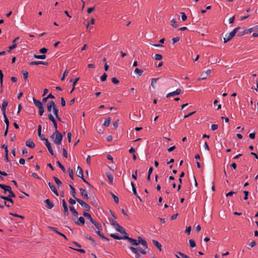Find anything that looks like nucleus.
Wrapping results in <instances>:
<instances>
[{
  "label": "nucleus",
  "instance_id": "obj_1",
  "mask_svg": "<svg viewBox=\"0 0 258 258\" xmlns=\"http://www.w3.org/2000/svg\"><path fill=\"white\" fill-rule=\"evenodd\" d=\"M55 136L54 143L56 145H59L61 143V141L63 138V136L58 130L51 135V138H53Z\"/></svg>",
  "mask_w": 258,
  "mask_h": 258
},
{
  "label": "nucleus",
  "instance_id": "obj_2",
  "mask_svg": "<svg viewBox=\"0 0 258 258\" xmlns=\"http://www.w3.org/2000/svg\"><path fill=\"white\" fill-rule=\"evenodd\" d=\"M123 238H124V239L127 240L132 245L138 246L139 245V239L136 240L135 239L129 237L128 235L127 236L124 235Z\"/></svg>",
  "mask_w": 258,
  "mask_h": 258
},
{
  "label": "nucleus",
  "instance_id": "obj_3",
  "mask_svg": "<svg viewBox=\"0 0 258 258\" xmlns=\"http://www.w3.org/2000/svg\"><path fill=\"white\" fill-rule=\"evenodd\" d=\"M76 201L78 202L80 205L86 211H89L90 210V206L86 202L80 199H76Z\"/></svg>",
  "mask_w": 258,
  "mask_h": 258
},
{
  "label": "nucleus",
  "instance_id": "obj_4",
  "mask_svg": "<svg viewBox=\"0 0 258 258\" xmlns=\"http://www.w3.org/2000/svg\"><path fill=\"white\" fill-rule=\"evenodd\" d=\"M5 192L6 193L8 191L9 194V196L10 198H15L16 197V195L14 193V192L12 190V188L10 185H6V187L4 189Z\"/></svg>",
  "mask_w": 258,
  "mask_h": 258
},
{
  "label": "nucleus",
  "instance_id": "obj_5",
  "mask_svg": "<svg viewBox=\"0 0 258 258\" xmlns=\"http://www.w3.org/2000/svg\"><path fill=\"white\" fill-rule=\"evenodd\" d=\"M73 220L78 225H84L85 222V220L83 217H80L78 219L73 218Z\"/></svg>",
  "mask_w": 258,
  "mask_h": 258
},
{
  "label": "nucleus",
  "instance_id": "obj_6",
  "mask_svg": "<svg viewBox=\"0 0 258 258\" xmlns=\"http://www.w3.org/2000/svg\"><path fill=\"white\" fill-rule=\"evenodd\" d=\"M48 118L52 122L54 127L55 128V132H56V130H57V127H58L57 124L56 122V120H55V119H54V117L53 116V115H52V114L49 113L48 114Z\"/></svg>",
  "mask_w": 258,
  "mask_h": 258
},
{
  "label": "nucleus",
  "instance_id": "obj_7",
  "mask_svg": "<svg viewBox=\"0 0 258 258\" xmlns=\"http://www.w3.org/2000/svg\"><path fill=\"white\" fill-rule=\"evenodd\" d=\"M48 229H49L51 231H52L55 232L58 235H59L62 236L66 240H68V239H67V237L65 235H64L63 234H62V233L59 232V231H58L57 228L53 227H51V226H48Z\"/></svg>",
  "mask_w": 258,
  "mask_h": 258
},
{
  "label": "nucleus",
  "instance_id": "obj_8",
  "mask_svg": "<svg viewBox=\"0 0 258 258\" xmlns=\"http://www.w3.org/2000/svg\"><path fill=\"white\" fill-rule=\"evenodd\" d=\"M80 191L81 194V196H82L84 200H89V196L88 195V192L85 188H80Z\"/></svg>",
  "mask_w": 258,
  "mask_h": 258
},
{
  "label": "nucleus",
  "instance_id": "obj_9",
  "mask_svg": "<svg viewBox=\"0 0 258 258\" xmlns=\"http://www.w3.org/2000/svg\"><path fill=\"white\" fill-rule=\"evenodd\" d=\"M55 105V102L51 100L48 102L47 104V109L49 112H51L54 108V106Z\"/></svg>",
  "mask_w": 258,
  "mask_h": 258
},
{
  "label": "nucleus",
  "instance_id": "obj_10",
  "mask_svg": "<svg viewBox=\"0 0 258 258\" xmlns=\"http://www.w3.org/2000/svg\"><path fill=\"white\" fill-rule=\"evenodd\" d=\"M181 93V90L180 89H177L175 91L169 93L166 95V97H169L170 96L178 95Z\"/></svg>",
  "mask_w": 258,
  "mask_h": 258
},
{
  "label": "nucleus",
  "instance_id": "obj_11",
  "mask_svg": "<svg viewBox=\"0 0 258 258\" xmlns=\"http://www.w3.org/2000/svg\"><path fill=\"white\" fill-rule=\"evenodd\" d=\"M89 203L93 206H97L98 205V200L95 196H90L89 198Z\"/></svg>",
  "mask_w": 258,
  "mask_h": 258
},
{
  "label": "nucleus",
  "instance_id": "obj_12",
  "mask_svg": "<svg viewBox=\"0 0 258 258\" xmlns=\"http://www.w3.org/2000/svg\"><path fill=\"white\" fill-rule=\"evenodd\" d=\"M48 185L49 186L50 189L53 193L56 196H58V192L57 191V190L56 189L55 185L51 182H48Z\"/></svg>",
  "mask_w": 258,
  "mask_h": 258
},
{
  "label": "nucleus",
  "instance_id": "obj_13",
  "mask_svg": "<svg viewBox=\"0 0 258 258\" xmlns=\"http://www.w3.org/2000/svg\"><path fill=\"white\" fill-rule=\"evenodd\" d=\"M29 64L30 66L39 65V64H43L44 66H47L48 64V63L47 62L42 61H33L30 62Z\"/></svg>",
  "mask_w": 258,
  "mask_h": 258
},
{
  "label": "nucleus",
  "instance_id": "obj_14",
  "mask_svg": "<svg viewBox=\"0 0 258 258\" xmlns=\"http://www.w3.org/2000/svg\"><path fill=\"white\" fill-rule=\"evenodd\" d=\"M115 229L116 231L119 232L121 234H124V235H128V234L126 232L125 229L120 225H117V226L116 227Z\"/></svg>",
  "mask_w": 258,
  "mask_h": 258
},
{
  "label": "nucleus",
  "instance_id": "obj_15",
  "mask_svg": "<svg viewBox=\"0 0 258 258\" xmlns=\"http://www.w3.org/2000/svg\"><path fill=\"white\" fill-rule=\"evenodd\" d=\"M45 144L46 147L47 148L50 154L53 156L54 155L53 151L52 150V148L51 146L50 143L48 142V139H46V140L45 141Z\"/></svg>",
  "mask_w": 258,
  "mask_h": 258
},
{
  "label": "nucleus",
  "instance_id": "obj_16",
  "mask_svg": "<svg viewBox=\"0 0 258 258\" xmlns=\"http://www.w3.org/2000/svg\"><path fill=\"white\" fill-rule=\"evenodd\" d=\"M131 185L132 187V190H133L134 195H135L139 199V200L140 202H143L142 199L139 196V195H138V194L137 192L136 188L135 187V184L133 182H131Z\"/></svg>",
  "mask_w": 258,
  "mask_h": 258
},
{
  "label": "nucleus",
  "instance_id": "obj_17",
  "mask_svg": "<svg viewBox=\"0 0 258 258\" xmlns=\"http://www.w3.org/2000/svg\"><path fill=\"white\" fill-rule=\"evenodd\" d=\"M8 105V101L7 100H4L2 106V111L3 115L6 114V107Z\"/></svg>",
  "mask_w": 258,
  "mask_h": 258
},
{
  "label": "nucleus",
  "instance_id": "obj_18",
  "mask_svg": "<svg viewBox=\"0 0 258 258\" xmlns=\"http://www.w3.org/2000/svg\"><path fill=\"white\" fill-rule=\"evenodd\" d=\"M138 239H139V244H141L145 248V249L148 248V244L147 241L143 239L141 237L139 236L138 237Z\"/></svg>",
  "mask_w": 258,
  "mask_h": 258
},
{
  "label": "nucleus",
  "instance_id": "obj_19",
  "mask_svg": "<svg viewBox=\"0 0 258 258\" xmlns=\"http://www.w3.org/2000/svg\"><path fill=\"white\" fill-rule=\"evenodd\" d=\"M69 208H70V210L72 213V215H73L72 219L73 218L77 219L78 218V212L76 210L75 208L74 207H73V206H70Z\"/></svg>",
  "mask_w": 258,
  "mask_h": 258
},
{
  "label": "nucleus",
  "instance_id": "obj_20",
  "mask_svg": "<svg viewBox=\"0 0 258 258\" xmlns=\"http://www.w3.org/2000/svg\"><path fill=\"white\" fill-rule=\"evenodd\" d=\"M129 248L133 252L136 254V258H140V254H139V251L137 248L131 246H129Z\"/></svg>",
  "mask_w": 258,
  "mask_h": 258
},
{
  "label": "nucleus",
  "instance_id": "obj_21",
  "mask_svg": "<svg viewBox=\"0 0 258 258\" xmlns=\"http://www.w3.org/2000/svg\"><path fill=\"white\" fill-rule=\"evenodd\" d=\"M44 203L46 205V208L49 209H52L53 207V206H54V204L52 202H51L50 200L48 199L45 200L44 201Z\"/></svg>",
  "mask_w": 258,
  "mask_h": 258
},
{
  "label": "nucleus",
  "instance_id": "obj_22",
  "mask_svg": "<svg viewBox=\"0 0 258 258\" xmlns=\"http://www.w3.org/2000/svg\"><path fill=\"white\" fill-rule=\"evenodd\" d=\"M77 169H78V171H77V172H78L77 176L78 177H80L81 179H82L84 177V176H83V169L79 166H78Z\"/></svg>",
  "mask_w": 258,
  "mask_h": 258
},
{
  "label": "nucleus",
  "instance_id": "obj_23",
  "mask_svg": "<svg viewBox=\"0 0 258 258\" xmlns=\"http://www.w3.org/2000/svg\"><path fill=\"white\" fill-rule=\"evenodd\" d=\"M152 241H153V243L154 244V245L158 248V249L160 251H161V250H162V249H161L162 245H161V244L158 241H157L156 240L153 239Z\"/></svg>",
  "mask_w": 258,
  "mask_h": 258
},
{
  "label": "nucleus",
  "instance_id": "obj_24",
  "mask_svg": "<svg viewBox=\"0 0 258 258\" xmlns=\"http://www.w3.org/2000/svg\"><path fill=\"white\" fill-rule=\"evenodd\" d=\"M83 215L84 217H85L87 218L88 219H89L91 223L94 221V220L92 218L91 215L89 213L84 211L83 213Z\"/></svg>",
  "mask_w": 258,
  "mask_h": 258
},
{
  "label": "nucleus",
  "instance_id": "obj_25",
  "mask_svg": "<svg viewBox=\"0 0 258 258\" xmlns=\"http://www.w3.org/2000/svg\"><path fill=\"white\" fill-rule=\"evenodd\" d=\"M70 187L71 189V194L72 195L73 197L75 198V200H76V199L78 198L76 197V192L75 190V188L72 185H70Z\"/></svg>",
  "mask_w": 258,
  "mask_h": 258
},
{
  "label": "nucleus",
  "instance_id": "obj_26",
  "mask_svg": "<svg viewBox=\"0 0 258 258\" xmlns=\"http://www.w3.org/2000/svg\"><path fill=\"white\" fill-rule=\"evenodd\" d=\"M26 145L30 148H34L35 146L34 142L30 140H27L26 141Z\"/></svg>",
  "mask_w": 258,
  "mask_h": 258
},
{
  "label": "nucleus",
  "instance_id": "obj_27",
  "mask_svg": "<svg viewBox=\"0 0 258 258\" xmlns=\"http://www.w3.org/2000/svg\"><path fill=\"white\" fill-rule=\"evenodd\" d=\"M33 101L34 104L38 108L43 106L42 102H40L38 100H37L34 97L33 98Z\"/></svg>",
  "mask_w": 258,
  "mask_h": 258
},
{
  "label": "nucleus",
  "instance_id": "obj_28",
  "mask_svg": "<svg viewBox=\"0 0 258 258\" xmlns=\"http://www.w3.org/2000/svg\"><path fill=\"white\" fill-rule=\"evenodd\" d=\"M101 230H98V231H97L96 232V234L99 236L102 239L104 240H106V241H109V239L107 238L106 237H105V236H104L103 234H102L101 232H100Z\"/></svg>",
  "mask_w": 258,
  "mask_h": 258
},
{
  "label": "nucleus",
  "instance_id": "obj_29",
  "mask_svg": "<svg viewBox=\"0 0 258 258\" xmlns=\"http://www.w3.org/2000/svg\"><path fill=\"white\" fill-rule=\"evenodd\" d=\"M92 224H93L94 225V226L96 227V228L98 230H102V227L101 225L99 223H98V222H96V221L94 220V221L93 222H92Z\"/></svg>",
  "mask_w": 258,
  "mask_h": 258
},
{
  "label": "nucleus",
  "instance_id": "obj_30",
  "mask_svg": "<svg viewBox=\"0 0 258 258\" xmlns=\"http://www.w3.org/2000/svg\"><path fill=\"white\" fill-rule=\"evenodd\" d=\"M106 175L109 180V183L112 184L113 180V177L112 175L109 173H106Z\"/></svg>",
  "mask_w": 258,
  "mask_h": 258
},
{
  "label": "nucleus",
  "instance_id": "obj_31",
  "mask_svg": "<svg viewBox=\"0 0 258 258\" xmlns=\"http://www.w3.org/2000/svg\"><path fill=\"white\" fill-rule=\"evenodd\" d=\"M110 236L112 237L113 238L117 240H121V239H124V238L123 237H120L118 235L115 234H110Z\"/></svg>",
  "mask_w": 258,
  "mask_h": 258
},
{
  "label": "nucleus",
  "instance_id": "obj_32",
  "mask_svg": "<svg viewBox=\"0 0 258 258\" xmlns=\"http://www.w3.org/2000/svg\"><path fill=\"white\" fill-rule=\"evenodd\" d=\"M34 57L35 58H37V59H44L46 58V56L45 54H42V55L34 54Z\"/></svg>",
  "mask_w": 258,
  "mask_h": 258
},
{
  "label": "nucleus",
  "instance_id": "obj_33",
  "mask_svg": "<svg viewBox=\"0 0 258 258\" xmlns=\"http://www.w3.org/2000/svg\"><path fill=\"white\" fill-rule=\"evenodd\" d=\"M56 163L58 165V167L62 170V171L63 172H65L66 171L65 167L63 165H62V164L60 163L59 161H57Z\"/></svg>",
  "mask_w": 258,
  "mask_h": 258
},
{
  "label": "nucleus",
  "instance_id": "obj_34",
  "mask_svg": "<svg viewBox=\"0 0 258 258\" xmlns=\"http://www.w3.org/2000/svg\"><path fill=\"white\" fill-rule=\"evenodd\" d=\"M53 178L58 186H60L62 185L61 181L57 177L53 176Z\"/></svg>",
  "mask_w": 258,
  "mask_h": 258
},
{
  "label": "nucleus",
  "instance_id": "obj_35",
  "mask_svg": "<svg viewBox=\"0 0 258 258\" xmlns=\"http://www.w3.org/2000/svg\"><path fill=\"white\" fill-rule=\"evenodd\" d=\"M53 113H54L55 116L58 115L59 110H58L57 106H56V104L54 106V108L53 109Z\"/></svg>",
  "mask_w": 258,
  "mask_h": 258
},
{
  "label": "nucleus",
  "instance_id": "obj_36",
  "mask_svg": "<svg viewBox=\"0 0 258 258\" xmlns=\"http://www.w3.org/2000/svg\"><path fill=\"white\" fill-rule=\"evenodd\" d=\"M86 238L87 239L90 240V241H91L94 245H97V243H96L95 240L91 236L86 235Z\"/></svg>",
  "mask_w": 258,
  "mask_h": 258
},
{
  "label": "nucleus",
  "instance_id": "obj_37",
  "mask_svg": "<svg viewBox=\"0 0 258 258\" xmlns=\"http://www.w3.org/2000/svg\"><path fill=\"white\" fill-rule=\"evenodd\" d=\"M189 243L190 246L191 248H194V247H196V242L194 239H189Z\"/></svg>",
  "mask_w": 258,
  "mask_h": 258
},
{
  "label": "nucleus",
  "instance_id": "obj_38",
  "mask_svg": "<svg viewBox=\"0 0 258 258\" xmlns=\"http://www.w3.org/2000/svg\"><path fill=\"white\" fill-rule=\"evenodd\" d=\"M22 74L23 75L24 79L26 80L28 79V73L26 70H23L22 71Z\"/></svg>",
  "mask_w": 258,
  "mask_h": 258
},
{
  "label": "nucleus",
  "instance_id": "obj_39",
  "mask_svg": "<svg viewBox=\"0 0 258 258\" xmlns=\"http://www.w3.org/2000/svg\"><path fill=\"white\" fill-rule=\"evenodd\" d=\"M111 195L112 196V198L113 199L114 202L116 204H118L119 203V198H118V197L115 196L114 194H113L111 192Z\"/></svg>",
  "mask_w": 258,
  "mask_h": 258
},
{
  "label": "nucleus",
  "instance_id": "obj_40",
  "mask_svg": "<svg viewBox=\"0 0 258 258\" xmlns=\"http://www.w3.org/2000/svg\"><path fill=\"white\" fill-rule=\"evenodd\" d=\"M68 173H69V176L70 177V178L72 179H74V172H73V170L70 168H69L68 169Z\"/></svg>",
  "mask_w": 258,
  "mask_h": 258
},
{
  "label": "nucleus",
  "instance_id": "obj_41",
  "mask_svg": "<svg viewBox=\"0 0 258 258\" xmlns=\"http://www.w3.org/2000/svg\"><path fill=\"white\" fill-rule=\"evenodd\" d=\"M111 118L108 117L105 119V120L103 123V125L105 126H108L110 123Z\"/></svg>",
  "mask_w": 258,
  "mask_h": 258
},
{
  "label": "nucleus",
  "instance_id": "obj_42",
  "mask_svg": "<svg viewBox=\"0 0 258 258\" xmlns=\"http://www.w3.org/2000/svg\"><path fill=\"white\" fill-rule=\"evenodd\" d=\"M4 115V121L6 123V125H7L6 127L9 128V124H10V122L9 121V119H8L6 114H5V115Z\"/></svg>",
  "mask_w": 258,
  "mask_h": 258
},
{
  "label": "nucleus",
  "instance_id": "obj_43",
  "mask_svg": "<svg viewBox=\"0 0 258 258\" xmlns=\"http://www.w3.org/2000/svg\"><path fill=\"white\" fill-rule=\"evenodd\" d=\"M17 46V44H13H13L11 46L9 47V50H8V52H9V53L11 52V51L13 49H14L15 48H16Z\"/></svg>",
  "mask_w": 258,
  "mask_h": 258
},
{
  "label": "nucleus",
  "instance_id": "obj_44",
  "mask_svg": "<svg viewBox=\"0 0 258 258\" xmlns=\"http://www.w3.org/2000/svg\"><path fill=\"white\" fill-rule=\"evenodd\" d=\"M110 222L111 223V224L115 227L116 228V227L117 226V225H119L115 221H114L113 219H109Z\"/></svg>",
  "mask_w": 258,
  "mask_h": 258
},
{
  "label": "nucleus",
  "instance_id": "obj_45",
  "mask_svg": "<svg viewBox=\"0 0 258 258\" xmlns=\"http://www.w3.org/2000/svg\"><path fill=\"white\" fill-rule=\"evenodd\" d=\"M159 79V78H153L152 79V81H151V86L153 88H155V84L156 83L157 80H158Z\"/></svg>",
  "mask_w": 258,
  "mask_h": 258
},
{
  "label": "nucleus",
  "instance_id": "obj_46",
  "mask_svg": "<svg viewBox=\"0 0 258 258\" xmlns=\"http://www.w3.org/2000/svg\"><path fill=\"white\" fill-rule=\"evenodd\" d=\"M247 33H248L247 29H245L244 31H243L242 32L238 33L237 34V36L240 37V36H243L245 34H246Z\"/></svg>",
  "mask_w": 258,
  "mask_h": 258
},
{
  "label": "nucleus",
  "instance_id": "obj_47",
  "mask_svg": "<svg viewBox=\"0 0 258 258\" xmlns=\"http://www.w3.org/2000/svg\"><path fill=\"white\" fill-rule=\"evenodd\" d=\"M163 58L162 55L160 54H156L154 57V58L156 60H161Z\"/></svg>",
  "mask_w": 258,
  "mask_h": 258
},
{
  "label": "nucleus",
  "instance_id": "obj_48",
  "mask_svg": "<svg viewBox=\"0 0 258 258\" xmlns=\"http://www.w3.org/2000/svg\"><path fill=\"white\" fill-rule=\"evenodd\" d=\"M235 33L232 31L230 33H229L228 36L227 37L229 40H230L235 35Z\"/></svg>",
  "mask_w": 258,
  "mask_h": 258
},
{
  "label": "nucleus",
  "instance_id": "obj_49",
  "mask_svg": "<svg viewBox=\"0 0 258 258\" xmlns=\"http://www.w3.org/2000/svg\"><path fill=\"white\" fill-rule=\"evenodd\" d=\"M38 108H39V114L40 116H42L44 111V107H43V106H42L39 107Z\"/></svg>",
  "mask_w": 258,
  "mask_h": 258
},
{
  "label": "nucleus",
  "instance_id": "obj_50",
  "mask_svg": "<svg viewBox=\"0 0 258 258\" xmlns=\"http://www.w3.org/2000/svg\"><path fill=\"white\" fill-rule=\"evenodd\" d=\"M107 75L106 73H104L102 76H101L100 79L102 82H104L106 80Z\"/></svg>",
  "mask_w": 258,
  "mask_h": 258
},
{
  "label": "nucleus",
  "instance_id": "obj_51",
  "mask_svg": "<svg viewBox=\"0 0 258 258\" xmlns=\"http://www.w3.org/2000/svg\"><path fill=\"white\" fill-rule=\"evenodd\" d=\"M4 75L2 70H0V84L1 86H3Z\"/></svg>",
  "mask_w": 258,
  "mask_h": 258
},
{
  "label": "nucleus",
  "instance_id": "obj_52",
  "mask_svg": "<svg viewBox=\"0 0 258 258\" xmlns=\"http://www.w3.org/2000/svg\"><path fill=\"white\" fill-rule=\"evenodd\" d=\"M135 72L138 74L139 76H141L143 73V71L138 68H136L135 70Z\"/></svg>",
  "mask_w": 258,
  "mask_h": 258
},
{
  "label": "nucleus",
  "instance_id": "obj_53",
  "mask_svg": "<svg viewBox=\"0 0 258 258\" xmlns=\"http://www.w3.org/2000/svg\"><path fill=\"white\" fill-rule=\"evenodd\" d=\"M48 49L45 47H43L39 50V52L43 54H45L47 52Z\"/></svg>",
  "mask_w": 258,
  "mask_h": 258
},
{
  "label": "nucleus",
  "instance_id": "obj_54",
  "mask_svg": "<svg viewBox=\"0 0 258 258\" xmlns=\"http://www.w3.org/2000/svg\"><path fill=\"white\" fill-rule=\"evenodd\" d=\"M137 248L142 254H146L147 253V252L145 250V249H142L141 247H137Z\"/></svg>",
  "mask_w": 258,
  "mask_h": 258
},
{
  "label": "nucleus",
  "instance_id": "obj_55",
  "mask_svg": "<svg viewBox=\"0 0 258 258\" xmlns=\"http://www.w3.org/2000/svg\"><path fill=\"white\" fill-rule=\"evenodd\" d=\"M180 14L181 15V19L183 21H185L187 19V16L184 12H181Z\"/></svg>",
  "mask_w": 258,
  "mask_h": 258
},
{
  "label": "nucleus",
  "instance_id": "obj_56",
  "mask_svg": "<svg viewBox=\"0 0 258 258\" xmlns=\"http://www.w3.org/2000/svg\"><path fill=\"white\" fill-rule=\"evenodd\" d=\"M38 135L39 138H40L41 140L42 141H45L46 139H47V138H45L44 137V136L43 134H42L41 133H40V134L39 133H38Z\"/></svg>",
  "mask_w": 258,
  "mask_h": 258
},
{
  "label": "nucleus",
  "instance_id": "obj_57",
  "mask_svg": "<svg viewBox=\"0 0 258 258\" xmlns=\"http://www.w3.org/2000/svg\"><path fill=\"white\" fill-rule=\"evenodd\" d=\"M68 74V71L67 70H65V71L64 72V73L63 74L61 78V81H63L65 79L66 77L67 76Z\"/></svg>",
  "mask_w": 258,
  "mask_h": 258
},
{
  "label": "nucleus",
  "instance_id": "obj_58",
  "mask_svg": "<svg viewBox=\"0 0 258 258\" xmlns=\"http://www.w3.org/2000/svg\"><path fill=\"white\" fill-rule=\"evenodd\" d=\"M180 40V38L179 37L173 38L172 39V43L174 44L176 42H178Z\"/></svg>",
  "mask_w": 258,
  "mask_h": 258
},
{
  "label": "nucleus",
  "instance_id": "obj_59",
  "mask_svg": "<svg viewBox=\"0 0 258 258\" xmlns=\"http://www.w3.org/2000/svg\"><path fill=\"white\" fill-rule=\"evenodd\" d=\"M191 229V227L190 226L187 227L185 230V233L187 234L188 235H189L190 233Z\"/></svg>",
  "mask_w": 258,
  "mask_h": 258
},
{
  "label": "nucleus",
  "instance_id": "obj_60",
  "mask_svg": "<svg viewBox=\"0 0 258 258\" xmlns=\"http://www.w3.org/2000/svg\"><path fill=\"white\" fill-rule=\"evenodd\" d=\"M172 24L173 27L174 28H177L178 27V25L176 24V21L175 19H173L171 20Z\"/></svg>",
  "mask_w": 258,
  "mask_h": 258
},
{
  "label": "nucleus",
  "instance_id": "obj_61",
  "mask_svg": "<svg viewBox=\"0 0 258 258\" xmlns=\"http://www.w3.org/2000/svg\"><path fill=\"white\" fill-rule=\"evenodd\" d=\"M111 81L114 84H117L119 82V80L115 77L111 79Z\"/></svg>",
  "mask_w": 258,
  "mask_h": 258
},
{
  "label": "nucleus",
  "instance_id": "obj_62",
  "mask_svg": "<svg viewBox=\"0 0 258 258\" xmlns=\"http://www.w3.org/2000/svg\"><path fill=\"white\" fill-rule=\"evenodd\" d=\"M62 152H63V156L64 158H68V153H67V151L66 149L65 148H62Z\"/></svg>",
  "mask_w": 258,
  "mask_h": 258
},
{
  "label": "nucleus",
  "instance_id": "obj_63",
  "mask_svg": "<svg viewBox=\"0 0 258 258\" xmlns=\"http://www.w3.org/2000/svg\"><path fill=\"white\" fill-rule=\"evenodd\" d=\"M8 152L9 151L6 152L5 155V161L7 162H9L10 161L9 157H8Z\"/></svg>",
  "mask_w": 258,
  "mask_h": 258
},
{
  "label": "nucleus",
  "instance_id": "obj_64",
  "mask_svg": "<svg viewBox=\"0 0 258 258\" xmlns=\"http://www.w3.org/2000/svg\"><path fill=\"white\" fill-rule=\"evenodd\" d=\"M178 254L181 255L183 258H190L188 255L181 253V252H178Z\"/></svg>",
  "mask_w": 258,
  "mask_h": 258
}]
</instances>
